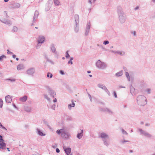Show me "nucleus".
I'll return each mask as SVG.
<instances>
[{"mask_svg":"<svg viewBox=\"0 0 155 155\" xmlns=\"http://www.w3.org/2000/svg\"><path fill=\"white\" fill-rule=\"evenodd\" d=\"M137 103L141 106H144L147 104V99L144 96L138 97L137 99Z\"/></svg>","mask_w":155,"mask_h":155,"instance_id":"f257e3e1","label":"nucleus"},{"mask_svg":"<svg viewBox=\"0 0 155 155\" xmlns=\"http://www.w3.org/2000/svg\"><path fill=\"white\" fill-rule=\"evenodd\" d=\"M97 66L99 68H104L106 67V65L104 63H102L100 61H98L96 63Z\"/></svg>","mask_w":155,"mask_h":155,"instance_id":"f03ea898","label":"nucleus"},{"mask_svg":"<svg viewBox=\"0 0 155 155\" xmlns=\"http://www.w3.org/2000/svg\"><path fill=\"white\" fill-rule=\"evenodd\" d=\"M64 149L67 155H69L71 152V149L70 148H66L64 147Z\"/></svg>","mask_w":155,"mask_h":155,"instance_id":"7ed1b4c3","label":"nucleus"},{"mask_svg":"<svg viewBox=\"0 0 155 155\" xmlns=\"http://www.w3.org/2000/svg\"><path fill=\"white\" fill-rule=\"evenodd\" d=\"M45 38L43 36H40L38 40V43H42L45 40Z\"/></svg>","mask_w":155,"mask_h":155,"instance_id":"20e7f679","label":"nucleus"},{"mask_svg":"<svg viewBox=\"0 0 155 155\" xmlns=\"http://www.w3.org/2000/svg\"><path fill=\"white\" fill-rule=\"evenodd\" d=\"M61 135L63 137L65 138H67L69 137V135L65 132L64 130V132L61 134Z\"/></svg>","mask_w":155,"mask_h":155,"instance_id":"39448f33","label":"nucleus"},{"mask_svg":"<svg viewBox=\"0 0 155 155\" xmlns=\"http://www.w3.org/2000/svg\"><path fill=\"white\" fill-rule=\"evenodd\" d=\"M5 99V101L7 102L10 103L12 101V98L9 95L6 96Z\"/></svg>","mask_w":155,"mask_h":155,"instance_id":"423d86ee","label":"nucleus"},{"mask_svg":"<svg viewBox=\"0 0 155 155\" xmlns=\"http://www.w3.org/2000/svg\"><path fill=\"white\" fill-rule=\"evenodd\" d=\"M100 137L102 138H105L108 137V135L105 133H102L101 134Z\"/></svg>","mask_w":155,"mask_h":155,"instance_id":"0eeeda50","label":"nucleus"},{"mask_svg":"<svg viewBox=\"0 0 155 155\" xmlns=\"http://www.w3.org/2000/svg\"><path fill=\"white\" fill-rule=\"evenodd\" d=\"M34 71H35L34 69L32 68L29 70L28 71V73L29 74H31L34 73Z\"/></svg>","mask_w":155,"mask_h":155,"instance_id":"6e6552de","label":"nucleus"},{"mask_svg":"<svg viewBox=\"0 0 155 155\" xmlns=\"http://www.w3.org/2000/svg\"><path fill=\"white\" fill-rule=\"evenodd\" d=\"M27 98V97L26 96H24L23 97L20 98V100L21 101L23 102L25 101Z\"/></svg>","mask_w":155,"mask_h":155,"instance_id":"1a4fd4ad","label":"nucleus"},{"mask_svg":"<svg viewBox=\"0 0 155 155\" xmlns=\"http://www.w3.org/2000/svg\"><path fill=\"white\" fill-rule=\"evenodd\" d=\"M0 146L2 149H4L6 147L5 143L4 142H2L0 143Z\"/></svg>","mask_w":155,"mask_h":155,"instance_id":"9d476101","label":"nucleus"},{"mask_svg":"<svg viewBox=\"0 0 155 155\" xmlns=\"http://www.w3.org/2000/svg\"><path fill=\"white\" fill-rule=\"evenodd\" d=\"M23 68V65L22 64H19L17 67V69L18 70H20Z\"/></svg>","mask_w":155,"mask_h":155,"instance_id":"9b49d317","label":"nucleus"},{"mask_svg":"<svg viewBox=\"0 0 155 155\" xmlns=\"http://www.w3.org/2000/svg\"><path fill=\"white\" fill-rule=\"evenodd\" d=\"M83 133V130H81V133L78 134L77 135V137L79 139L81 138L82 136V134Z\"/></svg>","mask_w":155,"mask_h":155,"instance_id":"f8f14e48","label":"nucleus"},{"mask_svg":"<svg viewBox=\"0 0 155 155\" xmlns=\"http://www.w3.org/2000/svg\"><path fill=\"white\" fill-rule=\"evenodd\" d=\"M64 129H61L60 130H57V133L59 134H60L61 133V134L64 132Z\"/></svg>","mask_w":155,"mask_h":155,"instance_id":"ddd939ff","label":"nucleus"},{"mask_svg":"<svg viewBox=\"0 0 155 155\" xmlns=\"http://www.w3.org/2000/svg\"><path fill=\"white\" fill-rule=\"evenodd\" d=\"M75 104L74 102H73L72 104H69L68 105V107L69 109H71L72 107H74L75 106Z\"/></svg>","mask_w":155,"mask_h":155,"instance_id":"4468645a","label":"nucleus"},{"mask_svg":"<svg viewBox=\"0 0 155 155\" xmlns=\"http://www.w3.org/2000/svg\"><path fill=\"white\" fill-rule=\"evenodd\" d=\"M54 3L55 5H60V2L58 0H54Z\"/></svg>","mask_w":155,"mask_h":155,"instance_id":"2eb2a0df","label":"nucleus"},{"mask_svg":"<svg viewBox=\"0 0 155 155\" xmlns=\"http://www.w3.org/2000/svg\"><path fill=\"white\" fill-rule=\"evenodd\" d=\"M47 76V77H48V78L50 77V78H51L52 77V74L48 72V73Z\"/></svg>","mask_w":155,"mask_h":155,"instance_id":"dca6fc26","label":"nucleus"},{"mask_svg":"<svg viewBox=\"0 0 155 155\" xmlns=\"http://www.w3.org/2000/svg\"><path fill=\"white\" fill-rule=\"evenodd\" d=\"M6 56L4 55H3L0 57V61H1L3 60L4 58H5Z\"/></svg>","mask_w":155,"mask_h":155,"instance_id":"f3484780","label":"nucleus"},{"mask_svg":"<svg viewBox=\"0 0 155 155\" xmlns=\"http://www.w3.org/2000/svg\"><path fill=\"white\" fill-rule=\"evenodd\" d=\"M123 74V73L122 71H120L119 72H118L117 74H116V75L117 76H121Z\"/></svg>","mask_w":155,"mask_h":155,"instance_id":"a211bd4d","label":"nucleus"},{"mask_svg":"<svg viewBox=\"0 0 155 155\" xmlns=\"http://www.w3.org/2000/svg\"><path fill=\"white\" fill-rule=\"evenodd\" d=\"M0 127L1 128H2L4 129H5L6 130H7L6 129L4 126H3L2 125V124L1 122H0Z\"/></svg>","mask_w":155,"mask_h":155,"instance_id":"6ab92c4d","label":"nucleus"},{"mask_svg":"<svg viewBox=\"0 0 155 155\" xmlns=\"http://www.w3.org/2000/svg\"><path fill=\"white\" fill-rule=\"evenodd\" d=\"M3 104V102L0 99V107H2V106Z\"/></svg>","mask_w":155,"mask_h":155,"instance_id":"aec40b11","label":"nucleus"},{"mask_svg":"<svg viewBox=\"0 0 155 155\" xmlns=\"http://www.w3.org/2000/svg\"><path fill=\"white\" fill-rule=\"evenodd\" d=\"M38 133L39 134V135H41V136L45 135L44 134H43V133L42 132H41L40 130H38Z\"/></svg>","mask_w":155,"mask_h":155,"instance_id":"412c9836","label":"nucleus"},{"mask_svg":"<svg viewBox=\"0 0 155 155\" xmlns=\"http://www.w3.org/2000/svg\"><path fill=\"white\" fill-rule=\"evenodd\" d=\"M18 30V28L16 27H14L13 29V31H17Z\"/></svg>","mask_w":155,"mask_h":155,"instance_id":"4be33fe9","label":"nucleus"},{"mask_svg":"<svg viewBox=\"0 0 155 155\" xmlns=\"http://www.w3.org/2000/svg\"><path fill=\"white\" fill-rule=\"evenodd\" d=\"M125 74H126V76L127 77V78H129V73L128 72H126Z\"/></svg>","mask_w":155,"mask_h":155,"instance_id":"5701e85b","label":"nucleus"},{"mask_svg":"<svg viewBox=\"0 0 155 155\" xmlns=\"http://www.w3.org/2000/svg\"><path fill=\"white\" fill-rule=\"evenodd\" d=\"M109 43V42L108 41H104L103 43L104 45H106L108 44Z\"/></svg>","mask_w":155,"mask_h":155,"instance_id":"b1692460","label":"nucleus"},{"mask_svg":"<svg viewBox=\"0 0 155 155\" xmlns=\"http://www.w3.org/2000/svg\"><path fill=\"white\" fill-rule=\"evenodd\" d=\"M117 53H118V54H120L121 55H123V54H124V52H123V53H122L121 52H117Z\"/></svg>","mask_w":155,"mask_h":155,"instance_id":"393cba45","label":"nucleus"},{"mask_svg":"<svg viewBox=\"0 0 155 155\" xmlns=\"http://www.w3.org/2000/svg\"><path fill=\"white\" fill-rule=\"evenodd\" d=\"M3 141V139H2V137L0 135V143L2 142Z\"/></svg>","mask_w":155,"mask_h":155,"instance_id":"a878e982","label":"nucleus"},{"mask_svg":"<svg viewBox=\"0 0 155 155\" xmlns=\"http://www.w3.org/2000/svg\"><path fill=\"white\" fill-rule=\"evenodd\" d=\"M69 57V54L68 51L66 52V58Z\"/></svg>","mask_w":155,"mask_h":155,"instance_id":"bb28decb","label":"nucleus"},{"mask_svg":"<svg viewBox=\"0 0 155 155\" xmlns=\"http://www.w3.org/2000/svg\"><path fill=\"white\" fill-rule=\"evenodd\" d=\"M114 96L116 98H117V94H116V92L115 91H114Z\"/></svg>","mask_w":155,"mask_h":155,"instance_id":"cd10ccee","label":"nucleus"},{"mask_svg":"<svg viewBox=\"0 0 155 155\" xmlns=\"http://www.w3.org/2000/svg\"><path fill=\"white\" fill-rule=\"evenodd\" d=\"M60 74H61L62 75H63V74H64V73L63 72V71H61V70L60 71Z\"/></svg>","mask_w":155,"mask_h":155,"instance_id":"c85d7f7f","label":"nucleus"},{"mask_svg":"<svg viewBox=\"0 0 155 155\" xmlns=\"http://www.w3.org/2000/svg\"><path fill=\"white\" fill-rule=\"evenodd\" d=\"M56 151L57 153H59L60 152V150L58 148H56Z\"/></svg>","mask_w":155,"mask_h":155,"instance_id":"c756f323","label":"nucleus"},{"mask_svg":"<svg viewBox=\"0 0 155 155\" xmlns=\"http://www.w3.org/2000/svg\"><path fill=\"white\" fill-rule=\"evenodd\" d=\"M147 91L148 93L149 94L150 93V90L149 89H148L147 90Z\"/></svg>","mask_w":155,"mask_h":155,"instance_id":"7c9ffc66","label":"nucleus"},{"mask_svg":"<svg viewBox=\"0 0 155 155\" xmlns=\"http://www.w3.org/2000/svg\"><path fill=\"white\" fill-rule=\"evenodd\" d=\"M68 63H71V64H72V61H71V60H70V61H69L68 62Z\"/></svg>","mask_w":155,"mask_h":155,"instance_id":"2f4dec72","label":"nucleus"},{"mask_svg":"<svg viewBox=\"0 0 155 155\" xmlns=\"http://www.w3.org/2000/svg\"><path fill=\"white\" fill-rule=\"evenodd\" d=\"M12 57L13 58H15L16 57V55H13L12 56Z\"/></svg>","mask_w":155,"mask_h":155,"instance_id":"473e14b6","label":"nucleus"},{"mask_svg":"<svg viewBox=\"0 0 155 155\" xmlns=\"http://www.w3.org/2000/svg\"><path fill=\"white\" fill-rule=\"evenodd\" d=\"M57 100L56 99H55L54 100V102H57Z\"/></svg>","mask_w":155,"mask_h":155,"instance_id":"72a5a7b5","label":"nucleus"},{"mask_svg":"<svg viewBox=\"0 0 155 155\" xmlns=\"http://www.w3.org/2000/svg\"><path fill=\"white\" fill-rule=\"evenodd\" d=\"M8 80H11L12 81H15V80L14 79L11 80V79H8Z\"/></svg>","mask_w":155,"mask_h":155,"instance_id":"f704fd0d","label":"nucleus"},{"mask_svg":"<svg viewBox=\"0 0 155 155\" xmlns=\"http://www.w3.org/2000/svg\"><path fill=\"white\" fill-rule=\"evenodd\" d=\"M7 149L8 151H10V150L8 148H7Z\"/></svg>","mask_w":155,"mask_h":155,"instance_id":"c9c22d12","label":"nucleus"},{"mask_svg":"<svg viewBox=\"0 0 155 155\" xmlns=\"http://www.w3.org/2000/svg\"><path fill=\"white\" fill-rule=\"evenodd\" d=\"M9 0H4V1L5 2H7Z\"/></svg>","mask_w":155,"mask_h":155,"instance_id":"e433bc0d","label":"nucleus"},{"mask_svg":"<svg viewBox=\"0 0 155 155\" xmlns=\"http://www.w3.org/2000/svg\"><path fill=\"white\" fill-rule=\"evenodd\" d=\"M89 3H90L91 4V1L90 0H89Z\"/></svg>","mask_w":155,"mask_h":155,"instance_id":"4c0bfd02","label":"nucleus"},{"mask_svg":"<svg viewBox=\"0 0 155 155\" xmlns=\"http://www.w3.org/2000/svg\"><path fill=\"white\" fill-rule=\"evenodd\" d=\"M91 72V71H87V73H90Z\"/></svg>","mask_w":155,"mask_h":155,"instance_id":"58836bf2","label":"nucleus"},{"mask_svg":"<svg viewBox=\"0 0 155 155\" xmlns=\"http://www.w3.org/2000/svg\"><path fill=\"white\" fill-rule=\"evenodd\" d=\"M138 7H137L135 9H138Z\"/></svg>","mask_w":155,"mask_h":155,"instance_id":"ea45409f","label":"nucleus"},{"mask_svg":"<svg viewBox=\"0 0 155 155\" xmlns=\"http://www.w3.org/2000/svg\"><path fill=\"white\" fill-rule=\"evenodd\" d=\"M18 58H16V60L17 61H18Z\"/></svg>","mask_w":155,"mask_h":155,"instance_id":"a19ab883","label":"nucleus"},{"mask_svg":"<svg viewBox=\"0 0 155 155\" xmlns=\"http://www.w3.org/2000/svg\"><path fill=\"white\" fill-rule=\"evenodd\" d=\"M73 59V58H71V60L72 61V60Z\"/></svg>","mask_w":155,"mask_h":155,"instance_id":"79ce46f5","label":"nucleus"},{"mask_svg":"<svg viewBox=\"0 0 155 155\" xmlns=\"http://www.w3.org/2000/svg\"><path fill=\"white\" fill-rule=\"evenodd\" d=\"M134 35H135V31H134Z\"/></svg>","mask_w":155,"mask_h":155,"instance_id":"37998d69","label":"nucleus"},{"mask_svg":"<svg viewBox=\"0 0 155 155\" xmlns=\"http://www.w3.org/2000/svg\"><path fill=\"white\" fill-rule=\"evenodd\" d=\"M89 76H90V77H92V75H89Z\"/></svg>","mask_w":155,"mask_h":155,"instance_id":"c03bdc74","label":"nucleus"},{"mask_svg":"<svg viewBox=\"0 0 155 155\" xmlns=\"http://www.w3.org/2000/svg\"><path fill=\"white\" fill-rule=\"evenodd\" d=\"M62 59H65V58H64V57H63V58H62Z\"/></svg>","mask_w":155,"mask_h":155,"instance_id":"a18cd8bd","label":"nucleus"},{"mask_svg":"<svg viewBox=\"0 0 155 155\" xmlns=\"http://www.w3.org/2000/svg\"><path fill=\"white\" fill-rule=\"evenodd\" d=\"M153 2H155V0H153Z\"/></svg>","mask_w":155,"mask_h":155,"instance_id":"49530a36","label":"nucleus"},{"mask_svg":"<svg viewBox=\"0 0 155 155\" xmlns=\"http://www.w3.org/2000/svg\"><path fill=\"white\" fill-rule=\"evenodd\" d=\"M35 28L36 29H38V28L37 27H35Z\"/></svg>","mask_w":155,"mask_h":155,"instance_id":"de8ad7c7","label":"nucleus"},{"mask_svg":"<svg viewBox=\"0 0 155 155\" xmlns=\"http://www.w3.org/2000/svg\"><path fill=\"white\" fill-rule=\"evenodd\" d=\"M130 151L131 152H132V150H130Z\"/></svg>","mask_w":155,"mask_h":155,"instance_id":"09e8293b","label":"nucleus"},{"mask_svg":"<svg viewBox=\"0 0 155 155\" xmlns=\"http://www.w3.org/2000/svg\"><path fill=\"white\" fill-rule=\"evenodd\" d=\"M14 106L15 107H16L15 106V105H14Z\"/></svg>","mask_w":155,"mask_h":155,"instance_id":"8fccbe9b","label":"nucleus"},{"mask_svg":"<svg viewBox=\"0 0 155 155\" xmlns=\"http://www.w3.org/2000/svg\"><path fill=\"white\" fill-rule=\"evenodd\" d=\"M1 148V146H0V149Z\"/></svg>","mask_w":155,"mask_h":155,"instance_id":"3c124183","label":"nucleus"},{"mask_svg":"<svg viewBox=\"0 0 155 155\" xmlns=\"http://www.w3.org/2000/svg\"><path fill=\"white\" fill-rule=\"evenodd\" d=\"M28 111H30V110H29Z\"/></svg>","mask_w":155,"mask_h":155,"instance_id":"603ef678","label":"nucleus"}]
</instances>
